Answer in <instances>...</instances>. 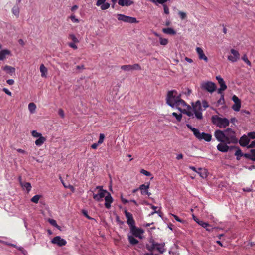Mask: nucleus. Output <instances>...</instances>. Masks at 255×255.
<instances>
[{
    "mask_svg": "<svg viewBox=\"0 0 255 255\" xmlns=\"http://www.w3.org/2000/svg\"><path fill=\"white\" fill-rule=\"evenodd\" d=\"M106 1V0H98L96 2V5L97 6H101Z\"/></svg>",
    "mask_w": 255,
    "mask_h": 255,
    "instance_id": "55",
    "label": "nucleus"
},
{
    "mask_svg": "<svg viewBox=\"0 0 255 255\" xmlns=\"http://www.w3.org/2000/svg\"><path fill=\"white\" fill-rule=\"evenodd\" d=\"M62 183L65 188L69 189L73 192H74L75 188L72 185H70V184H69L68 185H67L64 183V182L63 181H62Z\"/></svg>",
    "mask_w": 255,
    "mask_h": 255,
    "instance_id": "46",
    "label": "nucleus"
},
{
    "mask_svg": "<svg viewBox=\"0 0 255 255\" xmlns=\"http://www.w3.org/2000/svg\"><path fill=\"white\" fill-rule=\"evenodd\" d=\"M76 69L78 70H83L85 69L84 65H78L76 67Z\"/></svg>",
    "mask_w": 255,
    "mask_h": 255,
    "instance_id": "64",
    "label": "nucleus"
},
{
    "mask_svg": "<svg viewBox=\"0 0 255 255\" xmlns=\"http://www.w3.org/2000/svg\"><path fill=\"white\" fill-rule=\"evenodd\" d=\"M68 38L71 39L74 43H78L79 41L73 34H70Z\"/></svg>",
    "mask_w": 255,
    "mask_h": 255,
    "instance_id": "38",
    "label": "nucleus"
},
{
    "mask_svg": "<svg viewBox=\"0 0 255 255\" xmlns=\"http://www.w3.org/2000/svg\"><path fill=\"white\" fill-rule=\"evenodd\" d=\"M196 172L203 178H206L207 176V171L205 169L199 168Z\"/></svg>",
    "mask_w": 255,
    "mask_h": 255,
    "instance_id": "26",
    "label": "nucleus"
},
{
    "mask_svg": "<svg viewBox=\"0 0 255 255\" xmlns=\"http://www.w3.org/2000/svg\"><path fill=\"white\" fill-rule=\"evenodd\" d=\"M226 89L225 88H221L220 87L218 90V94H221V95H222V94H224L223 93V91H225Z\"/></svg>",
    "mask_w": 255,
    "mask_h": 255,
    "instance_id": "63",
    "label": "nucleus"
},
{
    "mask_svg": "<svg viewBox=\"0 0 255 255\" xmlns=\"http://www.w3.org/2000/svg\"><path fill=\"white\" fill-rule=\"evenodd\" d=\"M196 52L199 56V58L200 59L204 60L206 62H207L208 61V58L207 56H205V55L204 53V52L201 48L200 47H197L196 49Z\"/></svg>",
    "mask_w": 255,
    "mask_h": 255,
    "instance_id": "17",
    "label": "nucleus"
},
{
    "mask_svg": "<svg viewBox=\"0 0 255 255\" xmlns=\"http://www.w3.org/2000/svg\"><path fill=\"white\" fill-rule=\"evenodd\" d=\"M232 100L235 103L241 102L240 100L236 95H234L232 97Z\"/></svg>",
    "mask_w": 255,
    "mask_h": 255,
    "instance_id": "59",
    "label": "nucleus"
},
{
    "mask_svg": "<svg viewBox=\"0 0 255 255\" xmlns=\"http://www.w3.org/2000/svg\"><path fill=\"white\" fill-rule=\"evenodd\" d=\"M178 15L182 20L185 19L187 18V14L185 12L179 11L178 12Z\"/></svg>",
    "mask_w": 255,
    "mask_h": 255,
    "instance_id": "44",
    "label": "nucleus"
},
{
    "mask_svg": "<svg viewBox=\"0 0 255 255\" xmlns=\"http://www.w3.org/2000/svg\"><path fill=\"white\" fill-rule=\"evenodd\" d=\"M10 54V51L7 49L2 50L0 51V60H3L6 55Z\"/></svg>",
    "mask_w": 255,
    "mask_h": 255,
    "instance_id": "24",
    "label": "nucleus"
},
{
    "mask_svg": "<svg viewBox=\"0 0 255 255\" xmlns=\"http://www.w3.org/2000/svg\"><path fill=\"white\" fill-rule=\"evenodd\" d=\"M175 107H176L181 112L183 111L182 109V108L186 107L188 110L191 109V107L189 105H187L183 100L181 99V97L177 101V102L176 104Z\"/></svg>",
    "mask_w": 255,
    "mask_h": 255,
    "instance_id": "12",
    "label": "nucleus"
},
{
    "mask_svg": "<svg viewBox=\"0 0 255 255\" xmlns=\"http://www.w3.org/2000/svg\"><path fill=\"white\" fill-rule=\"evenodd\" d=\"M121 69L124 71H132V70H140L141 67L138 64H134L133 65H125L121 67Z\"/></svg>",
    "mask_w": 255,
    "mask_h": 255,
    "instance_id": "9",
    "label": "nucleus"
},
{
    "mask_svg": "<svg viewBox=\"0 0 255 255\" xmlns=\"http://www.w3.org/2000/svg\"><path fill=\"white\" fill-rule=\"evenodd\" d=\"M117 18L118 20L123 21L129 23H136L138 21L136 18L125 15L124 14H118Z\"/></svg>",
    "mask_w": 255,
    "mask_h": 255,
    "instance_id": "7",
    "label": "nucleus"
},
{
    "mask_svg": "<svg viewBox=\"0 0 255 255\" xmlns=\"http://www.w3.org/2000/svg\"><path fill=\"white\" fill-rule=\"evenodd\" d=\"M31 135L34 137H38L42 136V134L40 133L37 132L36 130H32L31 131Z\"/></svg>",
    "mask_w": 255,
    "mask_h": 255,
    "instance_id": "43",
    "label": "nucleus"
},
{
    "mask_svg": "<svg viewBox=\"0 0 255 255\" xmlns=\"http://www.w3.org/2000/svg\"><path fill=\"white\" fill-rule=\"evenodd\" d=\"M182 112L184 114H186L189 117H193V113L190 111L189 110H186V109H183V111H182Z\"/></svg>",
    "mask_w": 255,
    "mask_h": 255,
    "instance_id": "45",
    "label": "nucleus"
},
{
    "mask_svg": "<svg viewBox=\"0 0 255 255\" xmlns=\"http://www.w3.org/2000/svg\"><path fill=\"white\" fill-rule=\"evenodd\" d=\"M47 68L43 64L40 66V71L41 73V76L42 77H46V73H47Z\"/></svg>",
    "mask_w": 255,
    "mask_h": 255,
    "instance_id": "29",
    "label": "nucleus"
},
{
    "mask_svg": "<svg viewBox=\"0 0 255 255\" xmlns=\"http://www.w3.org/2000/svg\"><path fill=\"white\" fill-rule=\"evenodd\" d=\"M105 198V206L107 209L111 207V204L113 201L112 197L110 193L106 190H101V191H98L97 194L93 193V199L97 201L101 202L103 201V198Z\"/></svg>",
    "mask_w": 255,
    "mask_h": 255,
    "instance_id": "2",
    "label": "nucleus"
},
{
    "mask_svg": "<svg viewBox=\"0 0 255 255\" xmlns=\"http://www.w3.org/2000/svg\"><path fill=\"white\" fill-rule=\"evenodd\" d=\"M150 243L151 244L146 245V248L150 252H153L154 250H156L155 242L153 240H151Z\"/></svg>",
    "mask_w": 255,
    "mask_h": 255,
    "instance_id": "21",
    "label": "nucleus"
},
{
    "mask_svg": "<svg viewBox=\"0 0 255 255\" xmlns=\"http://www.w3.org/2000/svg\"><path fill=\"white\" fill-rule=\"evenodd\" d=\"M130 230L132 236L138 237L140 239L142 238V234L144 233V230L141 228H137L135 225L130 227Z\"/></svg>",
    "mask_w": 255,
    "mask_h": 255,
    "instance_id": "8",
    "label": "nucleus"
},
{
    "mask_svg": "<svg viewBox=\"0 0 255 255\" xmlns=\"http://www.w3.org/2000/svg\"><path fill=\"white\" fill-rule=\"evenodd\" d=\"M133 2L130 0H119L118 4L122 6H129L132 5Z\"/></svg>",
    "mask_w": 255,
    "mask_h": 255,
    "instance_id": "22",
    "label": "nucleus"
},
{
    "mask_svg": "<svg viewBox=\"0 0 255 255\" xmlns=\"http://www.w3.org/2000/svg\"><path fill=\"white\" fill-rule=\"evenodd\" d=\"M58 114L62 118H64V111L62 109H59L58 110Z\"/></svg>",
    "mask_w": 255,
    "mask_h": 255,
    "instance_id": "58",
    "label": "nucleus"
},
{
    "mask_svg": "<svg viewBox=\"0 0 255 255\" xmlns=\"http://www.w3.org/2000/svg\"><path fill=\"white\" fill-rule=\"evenodd\" d=\"M217 103L219 104H224L225 103L224 95L222 94L220 99L217 101Z\"/></svg>",
    "mask_w": 255,
    "mask_h": 255,
    "instance_id": "50",
    "label": "nucleus"
},
{
    "mask_svg": "<svg viewBox=\"0 0 255 255\" xmlns=\"http://www.w3.org/2000/svg\"><path fill=\"white\" fill-rule=\"evenodd\" d=\"M76 43H74V42H71V43H68V46L74 49H77V46H76V45L75 44Z\"/></svg>",
    "mask_w": 255,
    "mask_h": 255,
    "instance_id": "57",
    "label": "nucleus"
},
{
    "mask_svg": "<svg viewBox=\"0 0 255 255\" xmlns=\"http://www.w3.org/2000/svg\"><path fill=\"white\" fill-rule=\"evenodd\" d=\"M235 155L237 157V160H239L242 156H244V154L242 153V151L240 148H238L236 151Z\"/></svg>",
    "mask_w": 255,
    "mask_h": 255,
    "instance_id": "36",
    "label": "nucleus"
},
{
    "mask_svg": "<svg viewBox=\"0 0 255 255\" xmlns=\"http://www.w3.org/2000/svg\"><path fill=\"white\" fill-rule=\"evenodd\" d=\"M3 91L8 95L11 96L12 93L8 89L4 88Z\"/></svg>",
    "mask_w": 255,
    "mask_h": 255,
    "instance_id": "62",
    "label": "nucleus"
},
{
    "mask_svg": "<svg viewBox=\"0 0 255 255\" xmlns=\"http://www.w3.org/2000/svg\"><path fill=\"white\" fill-rule=\"evenodd\" d=\"M241 102H238V103H235L233 106H232V109L235 111H239L240 109V108H241Z\"/></svg>",
    "mask_w": 255,
    "mask_h": 255,
    "instance_id": "37",
    "label": "nucleus"
},
{
    "mask_svg": "<svg viewBox=\"0 0 255 255\" xmlns=\"http://www.w3.org/2000/svg\"><path fill=\"white\" fill-rule=\"evenodd\" d=\"M155 244L156 250L160 254H163L164 252H165L166 249L164 248L165 244L164 243H158L157 242H155Z\"/></svg>",
    "mask_w": 255,
    "mask_h": 255,
    "instance_id": "19",
    "label": "nucleus"
},
{
    "mask_svg": "<svg viewBox=\"0 0 255 255\" xmlns=\"http://www.w3.org/2000/svg\"><path fill=\"white\" fill-rule=\"evenodd\" d=\"M70 18L71 19V20H72V21L74 23H78L79 22V20L76 18L75 17V16L73 15H72L70 17Z\"/></svg>",
    "mask_w": 255,
    "mask_h": 255,
    "instance_id": "56",
    "label": "nucleus"
},
{
    "mask_svg": "<svg viewBox=\"0 0 255 255\" xmlns=\"http://www.w3.org/2000/svg\"><path fill=\"white\" fill-rule=\"evenodd\" d=\"M49 223L52 226L55 227L57 229H59L60 227L58 226L56 223V220L53 219H48Z\"/></svg>",
    "mask_w": 255,
    "mask_h": 255,
    "instance_id": "40",
    "label": "nucleus"
},
{
    "mask_svg": "<svg viewBox=\"0 0 255 255\" xmlns=\"http://www.w3.org/2000/svg\"><path fill=\"white\" fill-rule=\"evenodd\" d=\"M192 106L196 118L199 120L202 119V105L200 101L197 100L195 103H192Z\"/></svg>",
    "mask_w": 255,
    "mask_h": 255,
    "instance_id": "5",
    "label": "nucleus"
},
{
    "mask_svg": "<svg viewBox=\"0 0 255 255\" xmlns=\"http://www.w3.org/2000/svg\"><path fill=\"white\" fill-rule=\"evenodd\" d=\"M212 135L208 133H206L204 132L202 133V135L199 139V140L204 139L206 141L209 142L211 140Z\"/></svg>",
    "mask_w": 255,
    "mask_h": 255,
    "instance_id": "25",
    "label": "nucleus"
},
{
    "mask_svg": "<svg viewBox=\"0 0 255 255\" xmlns=\"http://www.w3.org/2000/svg\"><path fill=\"white\" fill-rule=\"evenodd\" d=\"M212 122L213 124L216 125L217 127L220 128H225L228 126L230 124L229 120L226 118H222L219 117L218 116L215 115L213 116L211 118Z\"/></svg>",
    "mask_w": 255,
    "mask_h": 255,
    "instance_id": "4",
    "label": "nucleus"
},
{
    "mask_svg": "<svg viewBox=\"0 0 255 255\" xmlns=\"http://www.w3.org/2000/svg\"><path fill=\"white\" fill-rule=\"evenodd\" d=\"M192 132H193V134L195 135V136L197 138L199 139L201 137V135H202V133H200L199 130L196 128H193Z\"/></svg>",
    "mask_w": 255,
    "mask_h": 255,
    "instance_id": "35",
    "label": "nucleus"
},
{
    "mask_svg": "<svg viewBox=\"0 0 255 255\" xmlns=\"http://www.w3.org/2000/svg\"><path fill=\"white\" fill-rule=\"evenodd\" d=\"M110 7V4L108 2H105L101 6V9L103 10H106Z\"/></svg>",
    "mask_w": 255,
    "mask_h": 255,
    "instance_id": "47",
    "label": "nucleus"
},
{
    "mask_svg": "<svg viewBox=\"0 0 255 255\" xmlns=\"http://www.w3.org/2000/svg\"><path fill=\"white\" fill-rule=\"evenodd\" d=\"M228 144L225 142H221L217 146V149L222 152H227L230 149V147L228 146Z\"/></svg>",
    "mask_w": 255,
    "mask_h": 255,
    "instance_id": "14",
    "label": "nucleus"
},
{
    "mask_svg": "<svg viewBox=\"0 0 255 255\" xmlns=\"http://www.w3.org/2000/svg\"><path fill=\"white\" fill-rule=\"evenodd\" d=\"M244 157L252 161H255V148L250 150V153H244Z\"/></svg>",
    "mask_w": 255,
    "mask_h": 255,
    "instance_id": "18",
    "label": "nucleus"
},
{
    "mask_svg": "<svg viewBox=\"0 0 255 255\" xmlns=\"http://www.w3.org/2000/svg\"><path fill=\"white\" fill-rule=\"evenodd\" d=\"M51 242L52 244H56L59 247L65 246L67 244V241L59 236L54 237Z\"/></svg>",
    "mask_w": 255,
    "mask_h": 255,
    "instance_id": "11",
    "label": "nucleus"
},
{
    "mask_svg": "<svg viewBox=\"0 0 255 255\" xmlns=\"http://www.w3.org/2000/svg\"><path fill=\"white\" fill-rule=\"evenodd\" d=\"M128 240L130 244L132 245H136L139 242L132 235L128 236Z\"/></svg>",
    "mask_w": 255,
    "mask_h": 255,
    "instance_id": "31",
    "label": "nucleus"
},
{
    "mask_svg": "<svg viewBox=\"0 0 255 255\" xmlns=\"http://www.w3.org/2000/svg\"><path fill=\"white\" fill-rule=\"evenodd\" d=\"M214 136L218 141L225 142L226 144H236L238 142L235 131L230 128L224 130H216L214 132Z\"/></svg>",
    "mask_w": 255,
    "mask_h": 255,
    "instance_id": "1",
    "label": "nucleus"
},
{
    "mask_svg": "<svg viewBox=\"0 0 255 255\" xmlns=\"http://www.w3.org/2000/svg\"><path fill=\"white\" fill-rule=\"evenodd\" d=\"M46 138L42 136L35 141V143L37 146H40L46 141Z\"/></svg>",
    "mask_w": 255,
    "mask_h": 255,
    "instance_id": "28",
    "label": "nucleus"
},
{
    "mask_svg": "<svg viewBox=\"0 0 255 255\" xmlns=\"http://www.w3.org/2000/svg\"><path fill=\"white\" fill-rule=\"evenodd\" d=\"M248 137L251 139H255V132H251L248 133Z\"/></svg>",
    "mask_w": 255,
    "mask_h": 255,
    "instance_id": "53",
    "label": "nucleus"
},
{
    "mask_svg": "<svg viewBox=\"0 0 255 255\" xmlns=\"http://www.w3.org/2000/svg\"><path fill=\"white\" fill-rule=\"evenodd\" d=\"M40 197L41 196L39 195H36L31 199V202L34 203H37L39 201Z\"/></svg>",
    "mask_w": 255,
    "mask_h": 255,
    "instance_id": "41",
    "label": "nucleus"
},
{
    "mask_svg": "<svg viewBox=\"0 0 255 255\" xmlns=\"http://www.w3.org/2000/svg\"><path fill=\"white\" fill-rule=\"evenodd\" d=\"M3 70L7 73L10 74L11 76L15 73V68L10 66L5 65L2 68Z\"/></svg>",
    "mask_w": 255,
    "mask_h": 255,
    "instance_id": "20",
    "label": "nucleus"
},
{
    "mask_svg": "<svg viewBox=\"0 0 255 255\" xmlns=\"http://www.w3.org/2000/svg\"><path fill=\"white\" fill-rule=\"evenodd\" d=\"M242 60L246 62L248 65L251 66V62L248 60L247 56L245 54L242 58Z\"/></svg>",
    "mask_w": 255,
    "mask_h": 255,
    "instance_id": "48",
    "label": "nucleus"
},
{
    "mask_svg": "<svg viewBox=\"0 0 255 255\" xmlns=\"http://www.w3.org/2000/svg\"><path fill=\"white\" fill-rule=\"evenodd\" d=\"M149 188V184L147 185L142 184L140 186L139 189L141 191V194L142 195H148V196L151 195L148 191V189Z\"/></svg>",
    "mask_w": 255,
    "mask_h": 255,
    "instance_id": "16",
    "label": "nucleus"
},
{
    "mask_svg": "<svg viewBox=\"0 0 255 255\" xmlns=\"http://www.w3.org/2000/svg\"><path fill=\"white\" fill-rule=\"evenodd\" d=\"M159 42L160 44L162 45L165 46L168 43V40L167 39L162 38L161 37H160L159 38Z\"/></svg>",
    "mask_w": 255,
    "mask_h": 255,
    "instance_id": "39",
    "label": "nucleus"
},
{
    "mask_svg": "<svg viewBox=\"0 0 255 255\" xmlns=\"http://www.w3.org/2000/svg\"><path fill=\"white\" fill-rule=\"evenodd\" d=\"M124 213L127 219V223L128 225L129 228L135 225V222L132 214L127 210H124Z\"/></svg>",
    "mask_w": 255,
    "mask_h": 255,
    "instance_id": "10",
    "label": "nucleus"
},
{
    "mask_svg": "<svg viewBox=\"0 0 255 255\" xmlns=\"http://www.w3.org/2000/svg\"><path fill=\"white\" fill-rule=\"evenodd\" d=\"M162 31L167 34H170V35H174L176 34V31L174 30L172 28H163L162 29Z\"/></svg>",
    "mask_w": 255,
    "mask_h": 255,
    "instance_id": "30",
    "label": "nucleus"
},
{
    "mask_svg": "<svg viewBox=\"0 0 255 255\" xmlns=\"http://www.w3.org/2000/svg\"><path fill=\"white\" fill-rule=\"evenodd\" d=\"M36 109V106L35 103L31 102L28 104V109L31 114H34L35 113V110Z\"/></svg>",
    "mask_w": 255,
    "mask_h": 255,
    "instance_id": "32",
    "label": "nucleus"
},
{
    "mask_svg": "<svg viewBox=\"0 0 255 255\" xmlns=\"http://www.w3.org/2000/svg\"><path fill=\"white\" fill-rule=\"evenodd\" d=\"M82 214H83V215L86 217L87 219H89V220H92L93 219V218L91 217L90 216H89L88 215V213H87V211L85 210H82Z\"/></svg>",
    "mask_w": 255,
    "mask_h": 255,
    "instance_id": "51",
    "label": "nucleus"
},
{
    "mask_svg": "<svg viewBox=\"0 0 255 255\" xmlns=\"http://www.w3.org/2000/svg\"><path fill=\"white\" fill-rule=\"evenodd\" d=\"M105 138V135L104 134L101 133L99 136V140L98 141V143L99 144H102L103 142L104 139Z\"/></svg>",
    "mask_w": 255,
    "mask_h": 255,
    "instance_id": "49",
    "label": "nucleus"
},
{
    "mask_svg": "<svg viewBox=\"0 0 255 255\" xmlns=\"http://www.w3.org/2000/svg\"><path fill=\"white\" fill-rule=\"evenodd\" d=\"M202 106L205 109L209 107L208 103L206 100H203L202 101Z\"/></svg>",
    "mask_w": 255,
    "mask_h": 255,
    "instance_id": "60",
    "label": "nucleus"
},
{
    "mask_svg": "<svg viewBox=\"0 0 255 255\" xmlns=\"http://www.w3.org/2000/svg\"><path fill=\"white\" fill-rule=\"evenodd\" d=\"M172 216H173V217L174 218V219L178 222H179L180 223H183L184 222V220H182L178 216H177V215H174V214H171Z\"/></svg>",
    "mask_w": 255,
    "mask_h": 255,
    "instance_id": "54",
    "label": "nucleus"
},
{
    "mask_svg": "<svg viewBox=\"0 0 255 255\" xmlns=\"http://www.w3.org/2000/svg\"><path fill=\"white\" fill-rule=\"evenodd\" d=\"M20 185L22 187L25 188L26 189L27 193H29V192L31 190L32 187L31 184L29 182L23 183L20 182Z\"/></svg>",
    "mask_w": 255,
    "mask_h": 255,
    "instance_id": "33",
    "label": "nucleus"
},
{
    "mask_svg": "<svg viewBox=\"0 0 255 255\" xmlns=\"http://www.w3.org/2000/svg\"><path fill=\"white\" fill-rule=\"evenodd\" d=\"M12 13L17 17H19V7L17 5H15L12 9Z\"/></svg>",
    "mask_w": 255,
    "mask_h": 255,
    "instance_id": "34",
    "label": "nucleus"
},
{
    "mask_svg": "<svg viewBox=\"0 0 255 255\" xmlns=\"http://www.w3.org/2000/svg\"><path fill=\"white\" fill-rule=\"evenodd\" d=\"M231 53L233 55H229L228 59L232 62H236L240 58V54L239 52L234 49L231 50Z\"/></svg>",
    "mask_w": 255,
    "mask_h": 255,
    "instance_id": "13",
    "label": "nucleus"
},
{
    "mask_svg": "<svg viewBox=\"0 0 255 255\" xmlns=\"http://www.w3.org/2000/svg\"><path fill=\"white\" fill-rule=\"evenodd\" d=\"M172 115L175 117L177 120V121L180 122L181 121L182 117V115L181 114H178L177 113L175 112H173L172 113Z\"/></svg>",
    "mask_w": 255,
    "mask_h": 255,
    "instance_id": "42",
    "label": "nucleus"
},
{
    "mask_svg": "<svg viewBox=\"0 0 255 255\" xmlns=\"http://www.w3.org/2000/svg\"><path fill=\"white\" fill-rule=\"evenodd\" d=\"M216 78L218 80V83L220 85V87L227 89V87L223 79L220 76H216Z\"/></svg>",
    "mask_w": 255,
    "mask_h": 255,
    "instance_id": "27",
    "label": "nucleus"
},
{
    "mask_svg": "<svg viewBox=\"0 0 255 255\" xmlns=\"http://www.w3.org/2000/svg\"><path fill=\"white\" fill-rule=\"evenodd\" d=\"M255 147V140L252 141L250 144H249L248 146V148H252Z\"/></svg>",
    "mask_w": 255,
    "mask_h": 255,
    "instance_id": "61",
    "label": "nucleus"
},
{
    "mask_svg": "<svg viewBox=\"0 0 255 255\" xmlns=\"http://www.w3.org/2000/svg\"><path fill=\"white\" fill-rule=\"evenodd\" d=\"M249 142L250 140L248 137L245 135H243L239 140L240 145L243 147L248 146Z\"/></svg>",
    "mask_w": 255,
    "mask_h": 255,
    "instance_id": "15",
    "label": "nucleus"
},
{
    "mask_svg": "<svg viewBox=\"0 0 255 255\" xmlns=\"http://www.w3.org/2000/svg\"><path fill=\"white\" fill-rule=\"evenodd\" d=\"M181 97V95H178L177 91H169L166 98V103L170 107L174 108L175 107L177 101Z\"/></svg>",
    "mask_w": 255,
    "mask_h": 255,
    "instance_id": "3",
    "label": "nucleus"
},
{
    "mask_svg": "<svg viewBox=\"0 0 255 255\" xmlns=\"http://www.w3.org/2000/svg\"><path fill=\"white\" fill-rule=\"evenodd\" d=\"M140 172L142 174H144V175H146L147 176H151V173L150 172H148V171H146V170H145L144 169H142L141 170Z\"/></svg>",
    "mask_w": 255,
    "mask_h": 255,
    "instance_id": "52",
    "label": "nucleus"
},
{
    "mask_svg": "<svg viewBox=\"0 0 255 255\" xmlns=\"http://www.w3.org/2000/svg\"><path fill=\"white\" fill-rule=\"evenodd\" d=\"M199 225L201 226L204 228L206 229V230L208 231L211 232L213 230V228L212 226L207 222H205L202 221L200 222V223H199Z\"/></svg>",
    "mask_w": 255,
    "mask_h": 255,
    "instance_id": "23",
    "label": "nucleus"
},
{
    "mask_svg": "<svg viewBox=\"0 0 255 255\" xmlns=\"http://www.w3.org/2000/svg\"><path fill=\"white\" fill-rule=\"evenodd\" d=\"M201 88L211 93L214 92L216 89V84L211 81L203 82L201 85Z\"/></svg>",
    "mask_w": 255,
    "mask_h": 255,
    "instance_id": "6",
    "label": "nucleus"
}]
</instances>
